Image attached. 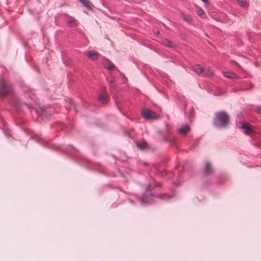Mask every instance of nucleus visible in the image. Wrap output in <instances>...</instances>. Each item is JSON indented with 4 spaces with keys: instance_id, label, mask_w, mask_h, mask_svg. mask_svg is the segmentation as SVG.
Returning a JSON list of instances; mask_svg holds the SVG:
<instances>
[{
    "instance_id": "nucleus-27",
    "label": "nucleus",
    "mask_w": 261,
    "mask_h": 261,
    "mask_svg": "<svg viewBox=\"0 0 261 261\" xmlns=\"http://www.w3.org/2000/svg\"><path fill=\"white\" fill-rule=\"evenodd\" d=\"M127 81L126 77L123 74V82L125 83Z\"/></svg>"
},
{
    "instance_id": "nucleus-9",
    "label": "nucleus",
    "mask_w": 261,
    "mask_h": 261,
    "mask_svg": "<svg viewBox=\"0 0 261 261\" xmlns=\"http://www.w3.org/2000/svg\"><path fill=\"white\" fill-rule=\"evenodd\" d=\"M35 113L38 115L39 117L45 115L47 118L48 117L46 116V111L44 109V106L40 107L39 109H35Z\"/></svg>"
},
{
    "instance_id": "nucleus-32",
    "label": "nucleus",
    "mask_w": 261,
    "mask_h": 261,
    "mask_svg": "<svg viewBox=\"0 0 261 261\" xmlns=\"http://www.w3.org/2000/svg\"><path fill=\"white\" fill-rule=\"evenodd\" d=\"M125 134L127 136L129 135V132H125Z\"/></svg>"
},
{
    "instance_id": "nucleus-6",
    "label": "nucleus",
    "mask_w": 261,
    "mask_h": 261,
    "mask_svg": "<svg viewBox=\"0 0 261 261\" xmlns=\"http://www.w3.org/2000/svg\"><path fill=\"white\" fill-rule=\"evenodd\" d=\"M161 44L164 46L170 48H175L176 45L171 41L166 38H164L161 40Z\"/></svg>"
},
{
    "instance_id": "nucleus-16",
    "label": "nucleus",
    "mask_w": 261,
    "mask_h": 261,
    "mask_svg": "<svg viewBox=\"0 0 261 261\" xmlns=\"http://www.w3.org/2000/svg\"><path fill=\"white\" fill-rule=\"evenodd\" d=\"M69 147L70 151L69 153L71 154V155L77 154L79 153V150L74 147L72 145H69Z\"/></svg>"
},
{
    "instance_id": "nucleus-28",
    "label": "nucleus",
    "mask_w": 261,
    "mask_h": 261,
    "mask_svg": "<svg viewBox=\"0 0 261 261\" xmlns=\"http://www.w3.org/2000/svg\"><path fill=\"white\" fill-rule=\"evenodd\" d=\"M256 111L258 112V113H261V107H258L256 108Z\"/></svg>"
},
{
    "instance_id": "nucleus-14",
    "label": "nucleus",
    "mask_w": 261,
    "mask_h": 261,
    "mask_svg": "<svg viewBox=\"0 0 261 261\" xmlns=\"http://www.w3.org/2000/svg\"><path fill=\"white\" fill-rule=\"evenodd\" d=\"M82 4L88 10H91L92 7L90 2L88 0H79Z\"/></svg>"
},
{
    "instance_id": "nucleus-1",
    "label": "nucleus",
    "mask_w": 261,
    "mask_h": 261,
    "mask_svg": "<svg viewBox=\"0 0 261 261\" xmlns=\"http://www.w3.org/2000/svg\"><path fill=\"white\" fill-rule=\"evenodd\" d=\"M7 94H10L9 103L16 110H19L23 104L30 109L31 106L29 104L22 103L18 96L13 92V89L11 84L8 81H2L0 87V95L5 96Z\"/></svg>"
},
{
    "instance_id": "nucleus-2",
    "label": "nucleus",
    "mask_w": 261,
    "mask_h": 261,
    "mask_svg": "<svg viewBox=\"0 0 261 261\" xmlns=\"http://www.w3.org/2000/svg\"><path fill=\"white\" fill-rule=\"evenodd\" d=\"M229 123V116L225 111L217 112L213 119L214 125L218 128H225Z\"/></svg>"
},
{
    "instance_id": "nucleus-30",
    "label": "nucleus",
    "mask_w": 261,
    "mask_h": 261,
    "mask_svg": "<svg viewBox=\"0 0 261 261\" xmlns=\"http://www.w3.org/2000/svg\"><path fill=\"white\" fill-rule=\"evenodd\" d=\"M154 33H155V34L158 35L160 34V31H154Z\"/></svg>"
},
{
    "instance_id": "nucleus-24",
    "label": "nucleus",
    "mask_w": 261,
    "mask_h": 261,
    "mask_svg": "<svg viewBox=\"0 0 261 261\" xmlns=\"http://www.w3.org/2000/svg\"><path fill=\"white\" fill-rule=\"evenodd\" d=\"M246 85L247 89L248 90H251L253 87V85L251 83H247Z\"/></svg>"
},
{
    "instance_id": "nucleus-29",
    "label": "nucleus",
    "mask_w": 261,
    "mask_h": 261,
    "mask_svg": "<svg viewBox=\"0 0 261 261\" xmlns=\"http://www.w3.org/2000/svg\"><path fill=\"white\" fill-rule=\"evenodd\" d=\"M193 112H194V110H193V109L192 108V110H191L190 111V115H191V116H192V115Z\"/></svg>"
},
{
    "instance_id": "nucleus-17",
    "label": "nucleus",
    "mask_w": 261,
    "mask_h": 261,
    "mask_svg": "<svg viewBox=\"0 0 261 261\" xmlns=\"http://www.w3.org/2000/svg\"><path fill=\"white\" fill-rule=\"evenodd\" d=\"M98 100L101 101L103 103L107 102V97L104 94H100L98 96Z\"/></svg>"
},
{
    "instance_id": "nucleus-19",
    "label": "nucleus",
    "mask_w": 261,
    "mask_h": 261,
    "mask_svg": "<svg viewBox=\"0 0 261 261\" xmlns=\"http://www.w3.org/2000/svg\"><path fill=\"white\" fill-rule=\"evenodd\" d=\"M162 139L163 141L168 142L171 145H173L174 144V140L172 139H168L165 136H163Z\"/></svg>"
},
{
    "instance_id": "nucleus-10",
    "label": "nucleus",
    "mask_w": 261,
    "mask_h": 261,
    "mask_svg": "<svg viewBox=\"0 0 261 261\" xmlns=\"http://www.w3.org/2000/svg\"><path fill=\"white\" fill-rule=\"evenodd\" d=\"M213 172V169L211 167V164L209 162L206 163L205 167L204 170V174L208 175Z\"/></svg>"
},
{
    "instance_id": "nucleus-34",
    "label": "nucleus",
    "mask_w": 261,
    "mask_h": 261,
    "mask_svg": "<svg viewBox=\"0 0 261 261\" xmlns=\"http://www.w3.org/2000/svg\"><path fill=\"white\" fill-rule=\"evenodd\" d=\"M194 148H195V147H194V146H191V147H190V149H193Z\"/></svg>"
},
{
    "instance_id": "nucleus-22",
    "label": "nucleus",
    "mask_w": 261,
    "mask_h": 261,
    "mask_svg": "<svg viewBox=\"0 0 261 261\" xmlns=\"http://www.w3.org/2000/svg\"><path fill=\"white\" fill-rule=\"evenodd\" d=\"M172 196H173V195H168L167 194H163L161 198L164 200H166V199L171 198Z\"/></svg>"
},
{
    "instance_id": "nucleus-26",
    "label": "nucleus",
    "mask_w": 261,
    "mask_h": 261,
    "mask_svg": "<svg viewBox=\"0 0 261 261\" xmlns=\"http://www.w3.org/2000/svg\"><path fill=\"white\" fill-rule=\"evenodd\" d=\"M69 104H70V107H71L72 106H73V100L71 99H70L69 100Z\"/></svg>"
},
{
    "instance_id": "nucleus-7",
    "label": "nucleus",
    "mask_w": 261,
    "mask_h": 261,
    "mask_svg": "<svg viewBox=\"0 0 261 261\" xmlns=\"http://www.w3.org/2000/svg\"><path fill=\"white\" fill-rule=\"evenodd\" d=\"M190 130V127L188 124L183 125L178 129V133L182 135L187 134Z\"/></svg>"
},
{
    "instance_id": "nucleus-20",
    "label": "nucleus",
    "mask_w": 261,
    "mask_h": 261,
    "mask_svg": "<svg viewBox=\"0 0 261 261\" xmlns=\"http://www.w3.org/2000/svg\"><path fill=\"white\" fill-rule=\"evenodd\" d=\"M182 18L184 20L188 22H190L192 21V19L190 16L182 15Z\"/></svg>"
},
{
    "instance_id": "nucleus-12",
    "label": "nucleus",
    "mask_w": 261,
    "mask_h": 261,
    "mask_svg": "<svg viewBox=\"0 0 261 261\" xmlns=\"http://www.w3.org/2000/svg\"><path fill=\"white\" fill-rule=\"evenodd\" d=\"M223 74L224 76L228 79H236L237 77V74L232 71H224Z\"/></svg>"
},
{
    "instance_id": "nucleus-11",
    "label": "nucleus",
    "mask_w": 261,
    "mask_h": 261,
    "mask_svg": "<svg viewBox=\"0 0 261 261\" xmlns=\"http://www.w3.org/2000/svg\"><path fill=\"white\" fill-rule=\"evenodd\" d=\"M203 68L199 64H196L194 67V70L197 74L202 76Z\"/></svg>"
},
{
    "instance_id": "nucleus-8",
    "label": "nucleus",
    "mask_w": 261,
    "mask_h": 261,
    "mask_svg": "<svg viewBox=\"0 0 261 261\" xmlns=\"http://www.w3.org/2000/svg\"><path fill=\"white\" fill-rule=\"evenodd\" d=\"M136 144L137 147L140 150L144 149L147 147V144L144 139H142L141 140L136 142Z\"/></svg>"
},
{
    "instance_id": "nucleus-4",
    "label": "nucleus",
    "mask_w": 261,
    "mask_h": 261,
    "mask_svg": "<svg viewBox=\"0 0 261 261\" xmlns=\"http://www.w3.org/2000/svg\"><path fill=\"white\" fill-rule=\"evenodd\" d=\"M140 201L142 204H150L153 202V197L152 194L145 193L142 195L140 198Z\"/></svg>"
},
{
    "instance_id": "nucleus-5",
    "label": "nucleus",
    "mask_w": 261,
    "mask_h": 261,
    "mask_svg": "<svg viewBox=\"0 0 261 261\" xmlns=\"http://www.w3.org/2000/svg\"><path fill=\"white\" fill-rule=\"evenodd\" d=\"M240 128L243 129L244 133L246 134H249L252 130V127L249 124L243 122L241 123Z\"/></svg>"
},
{
    "instance_id": "nucleus-33",
    "label": "nucleus",
    "mask_w": 261,
    "mask_h": 261,
    "mask_svg": "<svg viewBox=\"0 0 261 261\" xmlns=\"http://www.w3.org/2000/svg\"><path fill=\"white\" fill-rule=\"evenodd\" d=\"M142 165H143V166H146V165H147L148 164H147V163H146L143 162V163H142Z\"/></svg>"
},
{
    "instance_id": "nucleus-31",
    "label": "nucleus",
    "mask_w": 261,
    "mask_h": 261,
    "mask_svg": "<svg viewBox=\"0 0 261 261\" xmlns=\"http://www.w3.org/2000/svg\"><path fill=\"white\" fill-rule=\"evenodd\" d=\"M202 2L204 3H208V0H201Z\"/></svg>"
},
{
    "instance_id": "nucleus-23",
    "label": "nucleus",
    "mask_w": 261,
    "mask_h": 261,
    "mask_svg": "<svg viewBox=\"0 0 261 261\" xmlns=\"http://www.w3.org/2000/svg\"><path fill=\"white\" fill-rule=\"evenodd\" d=\"M75 22L74 19H69L67 22V24L68 26L71 27L73 23Z\"/></svg>"
},
{
    "instance_id": "nucleus-35",
    "label": "nucleus",
    "mask_w": 261,
    "mask_h": 261,
    "mask_svg": "<svg viewBox=\"0 0 261 261\" xmlns=\"http://www.w3.org/2000/svg\"><path fill=\"white\" fill-rule=\"evenodd\" d=\"M170 133L168 130H167V135H170Z\"/></svg>"
},
{
    "instance_id": "nucleus-18",
    "label": "nucleus",
    "mask_w": 261,
    "mask_h": 261,
    "mask_svg": "<svg viewBox=\"0 0 261 261\" xmlns=\"http://www.w3.org/2000/svg\"><path fill=\"white\" fill-rule=\"evenodd\" d=\"M238 3L239 5L243 8L247 7L246 0H238Z\"/></svg>"
},
{
    "instance_id": "nucleus-13",
    "label": "nucleus",
    "mask_w": 261,
    "mask_h": 261,
    "mask_svg": "<svg viewBox=\"0 0 261 261\" xmlns=\"http://www.w3.org/2000/svg\"><path fill=\"white\" fill-rule=\"evenodd\" d=\"M213 75V72L210 68H203L202 76L211 77Z\"/></svg>"
},
{
    "instance_id": "nucleus-3",
    "label": "nucleus",
    "mask_w": 261,
    "mask_h": 261,
    "mask_svg": "<svg viewBox=\"0 0 261 261\" xmlns=\"http://www.w3.org/2000/svg\"><path fill=\"white\" fill-rule=\"evenodd\" d=\"M141 115L146 120L155 119L157 118L156 113L149 109H142L141 110Z\"/></svg>"
},
{
    "instance_id": "nucleus-15",
    "label": "nucleus",
    "mask_w": 261,
    "mask_h": 261,
    "mask_svg": "<svg viewBox=\"0 0 261 261\" xmlns=\"http://www.w3.org/2000/svg\"><path fill=\"white\" fill-rule=\"evenodd\" d=\"M87 55H88L89 58H90V59H92L93 60H97L98 59V56H99V55H98V53H92L91 51H88Z\"/></svg>"
},
{
    "instance_id": "nucleus-36",
    "label": "nucleus",
    "mask_w": 261,
    "mask_h": 261,
    "mask_svg": "<svg viewBox=\"0 0 261 261\" xmlns=\"http://www.w3.org/2000/svg\"><path fill=\"white\" fill-rule=\"evenodd\" d=\"M150 186H150V185H148L147 188H148V189H149V188H150Z\"/></svg>"
},
{
    "instance_id": "nucleus-25",
    "label": "nucleus",
    "mask_w": 261,
    "mask_h": 261,
    "mask_svg": "<svg viewBox=\"0 0 261 261\" xmlns=\"http://www.w3.org/2000/svg\"><path fill=\"white\" fill-rule=\"evenodd\" d=\"M115 67V66L113 64H111V65H109L107 68L110 70H112Z\"/></svg>"
},
{
    "instance_id": "nucleus-21",
    "label": "nucleus",
    "mask_w": 261,
    "mask_h": 261,
    "mask_svg": "<svg viewBox=\"0 0 261 261\" xmlns=\"http://www.w3.org/2000/svg\"><path fill=\"white\" fill-rule=\"evenodd\" d=\"M196 14L197 15L201 16L204 14V11L200 8H198L196 10Z\"/></svg>"
},
{
    "instance_id": "nucleus-37",
    "label": "nucleus",
    "mask_w": 261,
    "mask_h": 261,
    "mask_svg": "<svg viewBox=\"0 0 261 261\" xmlns=\"http://www.w3.org/2000/svg\"><path fill=\"white\" fill-rule=\"evenodd\" d=\"M65 127V125H63V127L62 128V129H63V127Z\"/></svg>"
}]
</instances>
